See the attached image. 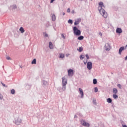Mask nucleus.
I'll list each match as a JSON object with an SVG mask.
<instances>
[{"label":"nucleus","mask_w":127,"mask_h":127,"mask_svg":"<svg viewBox=\"0 0 127 127\" xmlns=\"http://www.w3.org/2000/svg\"><path fill=\"white\" fill-rule=\"evenodd\" d=\"M116 32L117 33H122V32H123V30H122L121 28H118L116 29Z\"/></svg>","instance_id":"nucleus-9"},{"label":"nucleus","mask_w":127,"mask_h":127,"mask_svg":"<svg viewBox=\"0 0 127 127\" xmlns=\"http://www.w3.org/2000/svg\"><path fill=\"white\" fill-rule=\"evenodd\" d=\"M107 103H112V99H111V98L107 99Z\"/></svg>","instance_id":"nucleus-20"},{"label":"nucleus","mask_w":127,"mask_h":127,"mask_svg":"<svg viewBox=\"0 0 127 127\" xmlns=\"http://www.w3.org/2000/svg\"><path fill=\"white\" fill-rule=\"evenodd\" d=\"M68 23H70V24H72V23H73V20H71V19H69L68 20Z\"/></svg>","instance_id":"nucleus-24"},{"label":"nucleus","mask_w":127,"mask_h":127,"mask_svg":"<svg viewBox=\"0 0 127 127\" xmlns=\"http://www.w3.org/2000/svg\"><path fill=\"white\" fill-rule=\"evenodd\" d=\"M79 93L81 95V98H83L84 97V92L83 91V90H82L81 88H79Z\"/></svg>","instance_id":"nucleus-8"},{"label":"nucleus","mask_w":127,"mask_h":127,"mask_svg":"<svg viewBox=\"0 0 127 127\" xmlns=\"http://www.w3.org/2000/svg\"><path fill=\"white\" fill-rule=\"evenodd\" d=\"M63 15H65V12H63Z\"/></svg>","instance_id":"nucleus-45"},{"label":"nucleus","mask_w":127,"mask_h":127,"mask_svg":"<svg viewBox=\"0 0 127 127\" xmlns=\"http://www.w3.org/2000/svg\"><path fill=\"white\" fill-rule=\"evenodd\" d=\"M6 59H7V60H10V57H7Z\"/></svg>","instance_id":"nucleus-33"},{"label":"nucleus","mask_w":127,"mask_h":127,"mask_svg":"<svg viewBox=\"0 0 127 127\" xmlns=\"http://www.w3.org/2000/svg\"><path fill=\"white\" fill-rule=\"evenodd\" d=\"M73 74H74V70L73 69H70L68 70V76H72Z\"/></svg>","instance_id":"nucleus-6"},{"label":"nucleus","mask_w":127,"mask_h":127,"mask_svg":"<svg viewBox=\"0 0 127 127\" xmlns=\"http://www.w3.org/2000/svg\"><path fill=\"white\" fill-rule=\"evenodd\" d=\"M93 104H95L96 105V100L93 101Z\"/></svg>","instance_id":"nucleus-37"},{"label":"nucleus","mask_w":127,"mask_h":127,"mask_svg":"<svg viewBox=\"0 0 127 127\" xmlns=\"http://www.w3.org/2000/svg\"><path fill=\"white\" fill-rule=\"evenodd\" d=\"M94 90H95V93H97V92H98V88L95 87V88H94Z\"/></svg>","instance_id":"nucleus-27"},{"label":"nucleus","mask_w":127,"mask_h":127,"mask_svg":"<svg viewBox=\"0 0 127 127\" xmlns=\"http://www.w3.org/2000/svg\"><path fill=\"white\" fill-rule=\"evenodd\" d=\"M70 11H71V10H70V8H68L67 9V12H70Z\"/></svg>","instance_id":"nucleus-31"},{"label":"nucleus","mask_w":127,"mask_h":127,"mask_svg":"<svg viewBox=\"0 0 127 127\" xmlns=\"http://www.w3.org/2000/svg\"><path fill=\"white\" fill-rule=\"evenodd\" d=\"M77 39H78V40H83V39H84V36H79V37H78L77 38Z\"/></svg>","instance_id":"nucleus-16"},{"label":"nucleus","mask_w":127,"mask_h":127,"mask_svg":"<svg viewBox=\"0 0 127 127\" xmlns=\"http://www.w3.org/2000/svg\"><path fill=\"white\" fill-rule=\"evenodd\" d=\"M125 50V47H122L119 49V54H122V52Z\"/></svg>","instance_id":"nucleus-11"},{"label":"nucleus","mask_w":127,"mask_h":127,"mask_svg":"<svg viewBox=\"0 0 127 127\" xmlns=\"http://www.w3.org/2000/svg\"><path fill=\"white\" fill-rule=\"evenodd\" d=\"M99 35H100L101 36H102V33H99Z\"/></svg>","instance_id":"nucleus-38"},{"label":"nucleus","mask_w":127,"mask_h":127,"mask_svg":"<svg viewBox=\"0 0 127 127\" xmlns=\"http://www.w3.org/2000/svg\"><path fill=\"white\" fill-rule=\"evenodd\" d=\"M113 93L114 94H116L118 93V89L117 88H113Z\"/></svg>","instance_id":"nucleus-13"},{"label":"nucleus","mask_w":127,"mask_h":127,"mask_svg":"<svg viewBox=\"0 0 127 127\" xmlns=\"http://www.w3.org/2000/svg\"><path fill=\"white\" fill-rule=\"evenodd\" d=\"M54 0H51V3H52V2H53V1H54Z\"/></svg>","instance_id":"nucleus-36"},{"label":"nucleus","mask_w":127,"mask_h":127,"mask_svg":"<svg viewBox=\"0 0 127 127\" xmlns=\"http://www.w3.org/2000/svg\"><path fill=\"white\" fill-rule=\"evenodd\" d=\"M81 18H78L76 20H75L74 22V25H78L80 22H81Z\"/></svg>","instance_id":"nucleus-7"},{"label":"nucleus","mask_w":127,"mask_h":127,"mask_svg":"<svg viewBox=\"0 0 127 127\" xmlns=\"http://www.w3.org/2000/svg\"><path fill=\"white\" fill-rule=\"evenodd\" d=\"M113 97L114 99H118V98H119V96L116 94H113Z\"/></svg>","instance_id":"nucleus-22"},{"label":"nucleus","mask_w":127,"mask_h":127,"mask_svg":"<svg viewBox=\"0 0 127 127\" xmlns=\"http://www.w3.org/2000/svg\"><path fill=\"white\" fill-rule=\"evenodd\" d=\"M63 79V85L64 86V90H66V85H67V80L65 78V77H64L62 78Z\"/></svg>","instance_id":"nucleus-3"},{"label":"nucleus","mask_w":127,"mask_h":127,"mask_svg":"<svg viewBox=\"0 0 127 127\" xmlns=\"http://www.w3.org/2000/svg\"><path fill=\"white\" fill-rule=\"evenodd\" d=\"M105 50L107 51H109V50H110V49H109L108 48H107V47H105Z\"/></svg>","instance_id":"nucleus-28"},{"label":"nucleus","mask_w":127,"mask_h":127,"mask_svg":"<svg viewBox=\"0 0 127 127\" xmlns=\"http://www.w3.org/2000/svg\"><path fill=\"white\" fill-rule=\"evenodd\" d=\"M64 57H65V55L64 54H62V53L60 54L59 58H62V59H63Z\"/></svg>","instance_id":"nucleus-15"},{"label":"nucleus","mask_w":127,"mask_h":127,"mask_svg":"<svg viewBox=\"0 0 127 127\" xmlns=\"http://www.w3.org/2000/svg\"><path fill=\"white\" fill-rule=\"evenodd\" d=\"M68 56H69V54H66V57H68Z\"/></svg>","instance_id":"nucleus-41"},{"label":"nucleus","mask_w":127,"mask_h":127,"mask_svg":"<svg viewBox=\"0 0 127 127\" xmlns=\"http://www.w3.org/2000/svg\"><path fill=\"white\" fill-rule=\"evenodd\" d=\"M19 30L21 31V33H23V32H24V29L22 27L20 28Z\"/></svg>","instance_id":"nucleus-19"},{"label":"nucleus","mask_w":127,"mask_h":127,"mask_svg":"<svg viewBox=\"0 0 127 127\" xmlns=\"http://www.w3.org/2000/svg\"><path fill=\"white\" fill-rule=\"evenodd\" d=\"M52 19L53 21H55V20H56V16L55 14H52Z\"/></svg>","instance_id":"nucleus-12"},{"label":"nucleus","mask_w":127,"mask_h":127,"mask_svg":"<svg viewBox=\"0 0 127 127\" xmlns=\"http://www.w3.org/2000/svg\"><path fill=\"white\" fill-rule=\"evenodd\" d=\"M2 85L3 86V87H5V84H2Z\"/></svg>","instance_id":"nucleus-44"},{"label":"nucleus","mask_w":127,"mask_h":127,"mask_svg":"<svg viewBox=\"0 0 127 127\" xmlns=\"http://www.w3.org/2000/svg\"><path fill=\"white\" fill-rule=\"evenodd\" d=\"M77 50L79 52H82L83 51V47H80L79 49H77Z\"/></svg>","instance_id":"nucleus-17"},{"label":"nucleus","mask_w":127,"mask_h":127,"mask_svg":"<svg viewBox=\"0 0 127 127\" xmlns=\"http://www.w3.org/2000/svg\"><path fill=\"white\" fill-rule=\"evenodd\" d=\"M87 61H86V62H84V64H85V65H86V64H87Z\"/></svg>","instance_id":"nucleus-39"},{"label":"nucleus","mask_w":127,"mask_h":127,"mask_svg":"<svg viewBox=\"0 0 127 127\" xmlns=\"http://www.w3.org/2000/svg\"><path fill=\"white\" fill-rule=\"evenodd\" d=\"M15 93V91L14 90V89H12L11 90V94H12V95L14 94Z\"/></svg>","instance_id":"nucleus-23"},{"label":"nucleus","mask_w":127,"mask_h":127,"mask_svg":"<svg viewBox=\"0 0 127 127\" xmlns=\"http://www.w3.org/2000/svg\"><path fill=\"white\" fill-rule=\"evenodd\" d=\"M14 7H15V8L16 7V6H14Z\"/></svg>","instance_id":"nucleus-46"},{"label":"nucleus","mask_w":127,"mask_h":127,"mask_svg":"<svg viewBox=\"0 0 127 127\" xmlns=\"http://www.w3.org/2000/svg\"><path fill=\"white\" fill-rule=\"evenodd\" d=\"M93 84L94 85H96V84H97V79H93Z\"/></svg>","instance_id":"nucleus-25"},{"label":"nucleus","mask_w":127,"mask_h":127,"mask_svg":"<svg viewBox=\"0 0 127 127\" xmlns=\"http://www.w3.org/2000/svg\"><path fill=\"white\" fill-rule=\"evenodd\" d=\"M85 56H86L87 59V60H89V55H88L87 54H86V55H85Z\"/></svg>","instance_id":"nucleus-32"},{"label":"nucleus","mask_w":127,"mask_h":127,"mask_svg":"<svg viewBox=\"0 0 127 127\" xmlns=\"http://www.w3.org/2000/svg\"><path fill=\"white\" fill-rule=\"evenodd\" d=\"M118 87L119 88V89H122V85L121 84H118Z\"/></svg>","instance_id":"nucleus-26"},{"label":"nucleus","mask_w":127,"mask_h":127,"mask_svg":"<svg viewBox=\"0 0 127 127\" xmlns=\"http://www.w3.org/2000/svg\"><path fill=\"white\" fill-rule=\"evenodd\" d=\"M62 36L63 38H64V39H65V36H64V35L63 34H62Z\"/></svg>","instance_id":"nucleus-34"},{"label":"nucleus","mask_w":127,"mask_h":127,"mask_svg":"<svg viewBox=\"0 0 127 127\" xmlns=\"http://www.w3.org/2000/svg\"><path fill=\"white\" fill-rule=\"evenodd\" d=\"M81 123L82 124V126H84V127H90V124L89 123L85 122L84 120H81Z\"/></svg>","instance_id":"nucleus-5"},{"label":"nucleus","mask_w":127,"mask_h":127,"mask_svg":"<svg viewBox=\"0 0 127 127\" xmlns=\"http://www.w3.org/2000/svg\"><path fill=\"white\" fill-rule=\"evenodd\" d=\"M74 12H75L74 10H72V11H71V13H74Z\"/></svg>","instance_id":"nucleus-40"},{"label":"nucleus","mask_w":127,"mask_h":127,"mask_svg":"<svg viewBox=\"0 0 127 127\" xmlns=\"http://www.w3.org/2000/svg\"><path fill=\"white\" fill-rule=\"evenodd\" d=\"M99 7H98V8H103L102 7H104V3H103V2H100L99 3Z\"/></svg>","instance_id":"nucleus-10"},{"label":"nucleus","mask_w":127,"mask_h":127,"mask_svg":"<svg viewBox=\"0 0 127 127\" xmlns=\"http://www.w3.org/2000/svg\"><path fill=\"white\" fill-rule=\"evenodd\" d=\"M93 67V64L91 62H88L87 64V68L88 70H91Z\"/></svg>","instance_id":"nucleus-4"},{"label":"nucleus","mask_w":127,"mask_h":127,"mask_svg":"<svg viewBox=\"0 0 127 127\" xmlns=\"http://www.w3.org/2000/svg\"><path fill=\"white\" fill-rule=\"evenodd\" d=\"M73 30L74 35H76L77 36H80V35H81V31L78 29V28L76 27H74Z\"/></svg>","instance_id":"nucleus-1"},{"label":"nucleus","mask_w":127,"mask_h":127,"mask_svg":"<svg viewBox=\"0 0 127 127\" xmlns=\"http://www.w3.org/2000/svg\"><path fill=\"white\" fill-rule=\"evenodd\" d=\"M125 60H127V56L125 58Z\"/></svg>","instance_id":"nucleus-42"},{"label":"nucleus","mask_w":127,"mask_h":127,"mask_svg":"<svg viewBox=\"0 0 127 127\" xmlns=\"http://www.w3.org/2000/svg\"><path fill=\"white\" fill-rule=\"evenodd\" d=\"M99 12L100 14H101V15H102V16H103V17L105 18H107V17H108V13L104 10V9L101 8L99 10Z\"/></svg>","instance_id":"nucleus-2"},{"label":"nucleus","mask_w":127,"mask_h":127,"mask_svg":"<svg viewBox=\"0 0 127 127\" xmlns=\"http://www.w3.org/2000/svg\"><path fill=\"white\" fill-rule=\"evenodd\" d=\"M123 127H127V126L126 125H124Z\"/></svg>","instance_id":"nucleus-43"},{"label":"nucleus","mask_w":127,"mask_h":127,"mask_svg":"<svg viewBox=\"0 0 127 127\" xmlns=\"http://www.w3.org/2000/svg\"><path fill=\"white\" fill-rule=\"evenodd\" d=\"M31 64H36V59H34L32 63H31Z\"/></svg>","instance_id":"nucleus-21"},{"label":"nucleus","mask_w":127,"mask_h":127,"mask_svg":"<svg viewBox=\"0 0 127 127\" xmlns=\"http://www.w3.org/2000/svg\"><path fill=\"white\" fill-rule=\"evenodd\" d=\"M2 95H1V94H0V99H2Z\"/></svg>","instance_id":"nucleus-35"},{"label":"nucleus","mask_w":127,"mask_h":127,"mask_svg":"<svg viewBox=\"0 0 127 127\" xmlns=\"http://www.w3.org/2000/svg\"><path fill=\"white\" fill-rule=\"evenodd\" d=\"M85 58V56L84 55H81L80 56V60H83Z\"/></svg>","instance_id":"nucleus-18"},{"label":"nucleus","mask_w":127,"mask_h":127,"mask_svg":"<svg viewBox=\"0 0 127 127\" xmlns=\"http://www.w3.org/2000/svg\"><path fill=\"white\" fill-rule=\"evenodd\" d=\"M15 123L16 125H18L19 124H20V122L18 123V122H17V120H16V121H15Z\"/></svg>","instance_id":"nucleus-29"},{"label":"nucleus","mask_w":127,"mask_h":127,"mask_svg":"<svg viewBox=\"0 0 127 127\" xmlns=\"http://www.w3.org/2000/svg\"><path fill=\"white\" fill-rule=\"evenodd\" d=\"M49 48L50 49H53V44L51 42L49 43Z\"/></svg>","instance_id":"nucleus-14"},{"label":"nucleus","mask_w":127,"mask_h":127,"mask_svg":"<svg viewBox=\"0 0 127 127\" xmlns=\"http://www.w3.org/2000/svg\"><path fill=\"white\" fill-rule=\"evenodd\" d=\"M44 36H45V37H48V35L46 33L44 34Z\"/></svg>","instance_id":"nucleus-30"}]
</instances>
